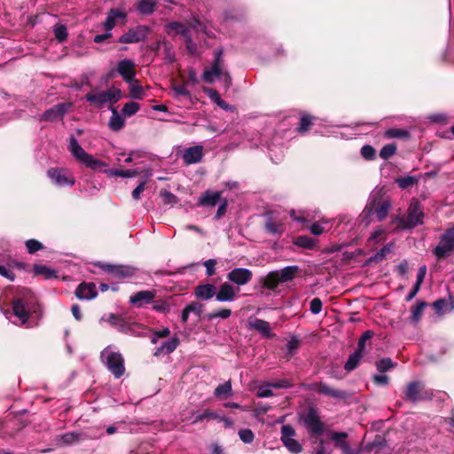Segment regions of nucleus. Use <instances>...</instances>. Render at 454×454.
Instances as JSON below:
<instances>
[{"instance_id":"nucleus-1","label":"nucleus","mask_w":454,"mask_h":454,"mask_svg":"<svg viewBox=\"0 0 454 454\" xmlns=\"http://www.w3.org/2000/svg\"><path fill=\"white\" fill-rule=\"evenodd\" d=\"M391 207L392 203L389 200H382L380 197L372 196L360 215L361 223H364L365 227L369 226L372 222L371 216L373 214L377 220L381 222L387 216Z\"/></svg>"},{"instance_id":"nucleus-59","label":"nucleus","mask_w":454,"mask_h":454,"mask_svg":"<svg viewBox=\"0 0 454 454\" xmlns=\"http://www.w3.org/2000/svg\"><path fill=\"white\" fill-rule=\"evenodd\" d=\"M215 265H216V261L215 259H208L204 262V266L206 268V273L208 277L213 276L215 274Z\"/></svg>"},{"instance_id":"nucleus-40","label":"nucleus","mask_w":454,"mask_h":454,"mask_svg":"<svg viewBox=\"0 0 454 454\" xmlns=\"http://www.w3.org/2000/svg\"><path fill=\"white\" fill-rule=\"evenodd\" d=\"M419 385L418 382H411L407 386L405 396L411 402H416L419 398Z\"/></svg>"},{"instance_id":"nucleus-57","label":"nucleus","mask_w":454,"mask_h":454,"mask_svg":"<svg viewBox=\"0 0 454 454\" xmlns=\"http://www.w3.org/2000/svg\"><path fill=\"white\" fill-rule=\"evenodd\" d=\"M327 223L325 221H319L314 223L310 226V231L314 235H320L325 231V224Z\"/></svg>"},{"instance_id":"nucleus-20","label":"nucleus","mask_w":454,"mask_h":454,"mask_svg":"<svg viewBox=\"0 0 454 454\" xmlns=\"http://www.w3.org/2000/svg\"><path fill=\"white\" fill-rule=\"evenodd\" d=\"M308 388L315 389L319 394L328 395L336 399H343L346 397L345 392L338 389H333L324 382L311 384L308 387Z\"/></svg>"},{"instance_id":"nucleus-12","label":"nucleus","mask_w":454,"mask_h":454,"mask_svg":"<svg viewBox=\"0 0 454 454\" xmlns=\"http://www.w3.org/2000/svg\"><path fill=\"white\" fill-rule=\"evenodd\" d=\"M148 31V27L145 26H138L130 28L127 33L119 37V42L121 43H138L145 39Z\"/></svg>"},{"instance_id":"nucleus-39","label":"nucleus","mask_w":454,"mask_h":454,"mask_svg":"<svg viewBox=\"0 0 454 454\" xmlns=\"http://www.w3.org/2000/svg\"><path fill=\"white\" fill-rule=\"evenodd\" d=\"M156 5V0H140L137 9L141 13L151 14Z\"/></svg>"},{"instance_id":"nucleus-30","label":"nucleus","mask_w":454,"mask_h":454,"mask_svg":"<svg viewBox=\"0 0 454 454\" xmlns=\"http://www.w3.org/2000/svg\"><path fill=\"white\" fill-rule=\"evenodd\" d=\"M214 395L218 399H225L232 395V387L231 380L216 387Z\"/></svg>"},{"instance_id":"nucleus-55","label":"nucleus","mask_w":454,"mask_h":454,"mask_svg":"<svg viewBox=\"0 0 454 454\" xmlns=\"http://www.w3.org/2000/svg\"><path fill=\"white\" fill-rule=\"evenodd\" d=\"M294 244L301 247L311 248L314 245V241L309 237L301 236L295 239Z\"/></svg>"},{"instance_id":"nucleus-24","label":"nucleus","mask_w":454,"mask_h":454,"mask_svg":"<svg viewBox=\"0 0 454 454\" xmlns=\"http://www.w3.org/2000/svg\"><path fill=\"white\" fill-rule=\"evenodd\" d=\"M120 19L125 20L126 13L118 9H111L107 14L106 20L104 22L106 31L111 32L116 24V20Z\"/></svg>"},{"instance_id":"nucleus-49","label":"nucleus","mask_w":454,"mask_h":454,"mask_svg":"<svg viewBox=\"0 0 454 454\" xmlns=\"http://www.w3.org/2000/svg\"><path fill=\"white\" fill-rule=\"evenodd\" d=\"M385 137L387 138L408 137L409 132L401 129H389L385 131Z\"/></svg>"},{"instance_id":"nucleus-14","label":"nucleus","mask_w":454,"mask_h":454,"mask_svg":"<svg viewBox=\"0 0 454 454\" xmlns=\"http://www.w3.org/2000/svg\"><path fill=\"white\" fill-rule=\"evenodd\" d=\"M156 297V291L143 290L129 297V302L137 308H142L153 302Z\"/></svg>"},{"instance_id":"nucleus-37","label":"nucleus","mask_w":454,"mask_h":454,"mask_svg":"<svg viewBox=\"0 0 454 454\" xmlns=\"http://www.w3.org/2000/svg\"><path fill=\"white\" fill-rule=\"evenodd\" d=\"M218 418H219V415L217 413L207 410L202 413H195V412L192 413V415L191 417V420H192V424H195L200 421H203L205 419H216Z\"/></svg>"},{"instance_id":"nucleus-16","label":"nucleus","mask_w":454,"mask_h":454,"mask_svg":"<svg viewBox=\"0 0 454 454\" xmlns=\"http://www.w3.org/2000/svg\"><path fill=\"white\" fill-rule=\"evenodd\" d=\"M182 158L186 165H192L200 162L203 158V146L194 145L186 148L183 152Z\"/></svg>"},{"instance_id":"nucleus-34","label":"nucleus","mask_w":454,"mask_h":454,"mask_svg":"<svg viewBox=\"0 0 454 454\" xmlns=\"http://www.w3.org/2000/svg\"><path fill=\"white\" fill-rule=\"evenodd\" d=\"M363 353L364 350L357 348L353 354H351L345 364V369L348 372L354 370L358 365L363 356Z\"/></svg>"},{"instance_id":"nucleus-62","label":"nucleus","mask_w":454,"mask_h":454,"mask_svg":"<svg viewBox=\"0 0 454 454\" xmlns=\"http://www.w3.org/2000/svg\"><path fill=\"white\" fill-rule=\"evenodd\" d=\"M71 106H72L71 103H62V104L56 105L54 107L57 111V114H59V116L60 118H62L67 113V111L71 108Z\"/></svg>"},{"instance_id":"nucleus-27","label":"nucleus","mask_w":454,"mask_h":454,"mask_svg":"<svg viewBox=\"0 0 454 454\" xmlns=\"http://www.w3.org/2000/svg\"><path fill=\"white\" fill-rule=\"evenodd\" d=\"M215 286L211 284L200 285L195 288V295L202 300H209L215 295Z\"/></svg>"},{"instance_id":"nucleus-60","label":"nucleus","mask_w":454,"mask_h":454,"mask_svg":"<svg viewBox=\"0 0 454 454\" xmlns=\"http://www.w3.org/2000/svg\"><path fill=\"white\" fill-rule=\"evenodd\" d=\"M59 118H60V117L59 116V114H57V111L54 106L48 109L47 111H45L42 117V119L43 121H55Z\"/></svg>"},{"instance_id":"nucleus-61","label":"nucleus","mask_w":454,"mask_h":454,"mask_svg":"<svg viewBox=\"0 0 454 454\" xmlns=\"http://www.w3.org/2000/svg\"><path fill=\"white\" fill-rule=\"evenodd\" d=\"M172 90L176 96H190V92L187 90V86L185 83L180 85H174Z\"/></svg>"},{"instance_id":"nucleus-21","label":"nucleus","mask_w":454,"mask_h":454,"mask_svg":"<svg viewBox=\"0 0 454 454\" xmlns=\"http://www.w3.org/2000/svg\"><path fill=\"white\" fill-rule=\"evenodd\" d=\"M97 294L96 285L93 283H82L75 291V295L80 300H92Z\"/></svg>"},{"instance_id":"nucleus-13","label":"nucleus","mask_w":454,"mask_h":454,"mask_svg":"<svg viewBox=\"0 0 454 454\" xmlns=\"http://www.w3.org/2000/svg\"><path fill=\"white\" fill-rule=\"evenodd\" d=\"M252 278V271L246 268H235L227 274L228 280L238 286L247 285Z\"/></svg>"},{"instance_id":"nucleus-50","label":"nucleus","mask_w":454,"mask_h":454,"mask_svg":"<svg viewBox=\"0 0 454 454\" xmlns=\"http://www.w3.org/2000/svg\"><path fill=\"white\" fill-rule=\"evenodd\" d=\"M395 366L392 360L388 357L382 358L376 364L377 370L380 372H384Z\"/></svg>"},{"instance_id":"nucleus-26","label":"nucleus","mask_w":454,"mask_h":454,"mask_svg":"<svg viewBox=\"0 0 454 454\" xmlns=\"http://www.w3.org/2000/svg\"><path fill=\"white\" fill-rule=\"evenodd\" d=\"M179 339L175 336L170 340L164 341L158 347L154 352V356L167 355L172 353L178 346Z\"/></svg>"},{"instance_id":"nucleus-46","label":"nucleus","mask_w":454,"mask_h":454,"mask_svg":"<svg viewBox=\"0 0 454 454\" xmlns=\"http://www.w3.org/2000/svg\"><path fill=\"white\" fill-rule=\"evenodd\" d=\"M278 278L276 271L270 272L265 278L264 286L270 290L275 289L281 283Z\"/></svg>"},{"instance_id":"nucleus-19","label":"nucleus","mask_w":454,"mask_h":454,"mask_svg":"<svg viewBox=\"0 0 454 454\" xmlns=\"http://www.w3.org/2000/svg\"><path fill=\"white\" fill-rule=\"evenodd\" d=\"M247 324L251 329L255 330L263 337H272L271 327L267 321H264L257 317H250L247 320Z\"/></svg>"},{"instance_id":"nucleus-64","label":"nucleus","mask_w":454,"mask_h":454,"mask_svg":"<svg viewBox=\"0 0 454 454\" xmlns=\"http://www.w3.org/2000/svg\"><path fill=\"white\" fill-rule=\"evenodd\" d=\"M160 195L166 204H175L177 201V198L170 192L161 191Z\"/></svg>"},{"instance_id":"nucleus-22","label":"nucleus","mask_w":454,"mask_h":454,"mask_svg":"<svg viewBox=\"0 0 454 454\" xmlns=\"http://www.w3.org/2000/svg\"><path fill=\"white\" fill-rule=\"evenodd\" d=\"M12 311L21 325L27 323L29 312L23 300L16 299L12 301Z\"/></svg>"},{"instance_id":"nucleus-32","label":"nucleus","mask_w":454,"mask_h":454,"mask_svg":"<svg viewBox=\"0 0 454 454\" xmlns=\"http://www.w3.org/2000/svg\"><path fill=\"white\" fill-rule=\"evenodd\" d=\"M129 85L130 97L134 99L141 100L145 98V92L144 88L140 85L139 82L136 79L128 82Z\"/></svg>"},{"instance_id":"nucleus-48","label":"nucleus","mask_w":454,"mask_h":454,"mask_svg":"<svg viewBox=\"0 0 454 454\" xmlns=\"http://www.w3.org/2000/svg\"><path fill=\"white\" fill-rule=\"evenodd\" d=\"M266 231L271 234L281 233L283 231V225L276 224L271 217H268L265 223Z\"/></svg>"},{"instance_id":"nucleus-41","label":"nucleus","mask_w":454,"mask_h":454,"mask_svg":"<svg viewBox=\"0 0 454 454\" xmlns=\"http://www.w3.org/2000/svg\"><path fill=\"white\" fill-rule=\"evenodd\" d=\"M168 33L175 32L176 34L182 35L186 38L189 35L188 28L182 23L172 22L168 25Z\"/></svg>"},{"instance_id":"nucleus-8","label":"nucleus","mask_w":454,"mask_h":454,"mask_svg":"<svg viewBox=\"0 0 454 454\" xmlns=\"http://www.w3.org/2000/svg\"><path fill=\"white\" fill-rule=\"evenodd\" d=\"M295 431L290 425H284L281 428V441L287 450L294 454L300 453L302 450L301 443L294 437Z\"/></svg>"},{"instance_id":"nucleus-2","label":"nucleus","mask_w":454,"mask_h":454,"mask_svg":"<svg viewBox=\"0 0 454 454\" xmlns=\"http://www.w3.org/2000/svg\"><path fill=\"white\" fill-rule=\"evenodd\" d=\"M424 217L425 214L420 202L416 199H412L410 202L406 217L392 216L391 224L398 223L395 228V230L413 229L418 225L423 224Z\"/></svg>"},{"instance_id":"nucleus-23","label":"nucleus","mask_w":454,"mask_h":454,"mask_svg":"<svg viewBox=\"0 0 454 454\" xmlns=\"http://www.w3.org/2000/svg\"><path fill=\"white\" fill-rule=\"evenodd\" d=\"M433 308L437 315L442 316L454 309V299L451 296L448 300L438 299L433 303Z\"/></svg>"},{"instance_id":"nucleus-51","label":"nucleus","mask_w":454,"mask_h":454,"mask_svg":"<svg viewBox=\"0 0 454 454\" xmlns=\"http://www.w3.org/2000/svg\"><path fill=\"white\" fill-rule=\"evenodd\" d=\"M386 234V229L382 226L377 227L374 231L371 234L368 241L374 242L375 244L379 243L382 237Z\"/></svg>"},{"instance_id":"nucleus-58","label":"nucleus","mask_w":454,"mask_h":454,"mask_svg":"<svg viewBox=\"0 0 454 454\" xmlns=\"http://www.w3.org/2000/svg\"><path fill=\"white\" fill-rule=\"evenodd\" d=\"M323 303L319 298H314L310 301V311L312 314L317 315L322 310Z\"/></svg>"},{"instance_id":"nucleus-53","label":"nucleus","mask_w":454,"mask_h":454,"mask_svg":"<svg viewBox=\"0 0 454 454\" xmlns=\"http://www.w3.org/2000/svg\"><path fill=\"white\" fill-rule=\"evenodd\" d=\"M239 436L244 443H251L254 440V434L250 429H241L239 431Z\"/></svg>"},{"instance_id":"nucleus-11","label":"nucleus","mask_w":454,"mask_h":454,"mask_svg":"<svg viewBox=\"0 0 454 454\" xmlns=\"http://www.w3.org/2000/svg\"><path fill=\"white\" fill-rule=\"evenodd\" d=\"M98 265L103 270L112 274L114 278L123 279L135 274V268L126 265H114L110 263L98 262Z\"/></svg>"},{"instance_id":"nucleus-54","label":"nucleus","mask_w":454,"mask_h":454,"mask_svg":"<svg viewBox=\"0 0 454 454\" xmlns=\"http://www.w3.org/2000/svg\"><path fill=\"white\" fill-rule=\"evenodd\" d=\"M54 35L59 42H63L67 37V30L64 25H57L54 27Z\"/></svg>"},{"instance_id":"nucleus-15","label":"nucleus","mask_w":454,"mask_h":454,"mask_svg":"<svg viewBox=\"0 0 454 454\" xmlns=\"http://www.w3.org/2000/svg\"><path fill=\"white\" fill-rule=\"evenodd\" d=\"M117 71L126 82H130L136 76V65L133 60L125 59L119 61Z\"/></svg>"},{"instance_id":"nucleus-38","label":"nucleus","mask_w":454,"mask_h":454,"mask_svg":"<svg viewBox=\"0 0 454 454\" xmlns=\"http://www.w3.org/2000/svg\"><path fill=\"white\" fill-rule=\"evenodd\" d=\"M108 176H121V177H133L139 172L138 170L127 169V170H117V169H105L104 171Z\"/></svg>"},{"instance_id":"nucleus-9","label":"nucleus","mask_w":454,"mask_h":454,"mask_svg":"<svg viewBox=\"0 0 454 454\" xmlns=\"http://www.w3.org/2000/svg\"><path fill=\"white\" fill-rule=\"evenodd\" d=\"M48 177L59 186H72L75 183L74 176L69 170L64 168H50L47 171Z\"/></svg>"},{"instance_id":"nucleus-28","label":"nucleus","mask_w":454,"mask_h":454,"mask_svg":"<svg viewBox=\"0 0 454 454\" xmlns=\"http://www.w3.org/2000/svg\"><path fill=\"white\" fill-rule=\"evenodd\" d=\"M220 198L221 192L207 191L200 198L199 204L214 207L220 200Z\"/></svg>"},{"instance_id":"nucleus-35","label":"nucleus","mask_w":454,"mask_h":454,"mask_svg":"<svg viewBox=\"0 0 454 454\" xmlns=\"http://www.w3.org/2000/svg\"><path fill=\"white\" fill-rule=\"evenodd\" d=\"M34 272L35 275L43 276L45 279H51L57 278V272L44 265L35 264L34 266Z\"/></svg>"},{"instance_id":"nucleus-31","label":"nucleus","mask_w":454,"mask_h":454,"mask_svg":"<svg viewBox=\"0 0 454 454\" xmlns=\"http://www.w3.org/2000/svg\"><path fill=\"white\" fill-rule=\"evenodd\" d=\"M346 433H332L331 440L334 441L345 454H353L352 450L349 448L347 442L343 440L347 437Z\"/></svg>"},{"instance_id":"nucleus-29","label":"nucleus","mask_w":454,"mask_h":454,"mask_svg":"<svg viewBox=\"0 0 454 454\" xmlns=\"http://www.w3.org/2000/svg\"><path fill=\"white\" fill-rule=\"evenodd\" d=\"M299 268L298 266H287L284 269H282L279 271H276L278 279L281 281V283L287 282L289 280H292L295 274L298 272Z\"/></svg>"},{"instance_id":"nucleus-17","label":"nucleus","mask_w":454,"mask_h":454,"mask_svg":"<svg viewBox=\"0 0 454 454\" xmlns=\"http://www.w3.org/2000/svg\"><path fill=\"white\" fill-rule=\"evenodd\" d=\"M292 384L287 380H277L275 382L269 383L259 387L257 391V396L260 398H266L273 395L272 388H288Z\"/></svg>"},{"instance_id":"nucleus-5","label":"nucleus","mask_w":454,"mask_h":454,"mask_svg":"<svg viewBox=\"0 0 454 454\" xmlns=\"http://www.w3.org/2000/svg\"><path fill=\"white\" fill-rule=\"evenodd\" d=\"M101 360L115 378H120L123 375L125 372L124 360L121 355L112 346L106 347L101 352Z\"/></svg>"},{"instance_id":"nucleus-42","label":"nucleus","mask_w":454,"mask_h":454,"mask_svg":"<svg viewBox=\"0 0 454 454\" xmlns=\"http://www.w3.org/2000/svg\"><path fill=\"white\" fill-rule=\"evenodd\" d=\"M140 109V106L137 102H129L124 105L121 110V114L124 117H130L134 114H136Z\"/></svg>"},{"instance_id":"nucleus-10","label":"nucleus","mask_w":454,"mask_h":454,"mask_svg":"<svg viewBox=\"0 0 454 454\" xmlns=\"http://www.w3.org/2000/svg\"><path fill=\"white\" fill-rule=\"evenodd\" d=\"M303 423L310 434H321L324 425L320 420L317 410L310 408L302 417Z\"/></svg>"},{"instance_id":"nucleus-4","label":"nucleus","mask_w":454,"mask_h":454,"mask_svg":"<svg viewBox=\"0 0 454 454\" xmlns=\"http://www.w3.org/2000/svg\"><path fill=\"white\" fill-rule=\"evenodd\" d=\"M68 149L71 154L87 168L96 170L99 168L107 166V164L104 161L96 159L93 155L86 153L84 149L80 145L77 139L74 137H70L69 139Z\"/></svg>"},{"instance_id":"nucleus-6","label":"nucleus","mask_w":454,"mask_h":454,"mask_svg":"<svg viewBox=\"0 0 454 454\" xmlns=\"http://www.w3.org/2000/svg\"><path fill=\"white\" fill-rule=\"evenodd\" d=\"M121 98V91L117 88H110L106 91H91L86 94L85 98L88 102L95 104L98 107H103L106 104H114Z\"/></svg>"},{"instance_id":"nucleus-56","label":"nucleus","mask_w":454,"mask_h":454,"mask_svg":"<svg viewBox=\"0 0 454 454\" xmlns=\"http://www.w3.org/2000/svg\"><path fill=\"white\" fill-rule=\"evenodd\" d=\"M361 154L366 160H372L375 157V150L372 146L366 145L361 148Z\"/></svg>"},{"instance_id":"nucleus-63","label":"nucleus","mask_w":454,"mask_h":454,"mask_svg":"<svg viewBox=\"0 0 454 454\" xmlns=\"http://www.w3.org/2000/svg\"><path fill=\"white\" fill-rule=\"evenodd\" d=\"M169 333H170L169 329L168 327H165L160 331L155 332L151 338V341L155 344L159 338H165V337L168 336Z\"/></svg>"},{"instance_id":"nucleus-45","label":"nucleus","mask_w":454,"mask_h":454,"mask_svg":"<svg viewBox=\"0 0 454 454\" xmlns=\"http://www.w3.org/2000/svg\"><path fill=\"white\" fill-rule=\"evenodd\" d=\"M394 244L388 243L386 246H384L380 251H378L373 257H372V261L375 262H380L382 261L387 254H390L393 250Z\"/></svg>"},{"instance_id":"nucleus-52","label":"nucleus","mask_w":454,"mask_h":454,"mask_svg":"<svg viewBox=\"0 0 454 454\" xmlns=\"http://www.w3.org/2000/svg\"><path fill=\"white\" fill-rule=\"evenodd\" d=\"M26 247L29 254H34L43 248V246L41 242L36 239H28L26 241Z\"/></svg>"},{"instance_id":"nucleus-43","label":"nucleus","mask_w":454,"mask_h":454,"mask_svg":"<svg viewBox=\"0 0 454 454\" xmlns=\"http://www.w3.org/2000/svg\"><path fill=\"white\" fill-rule=\"evenodd\" d=\"M419 181V178L412 176H406L404 177H400L395 179V183L398 184V186L401 189H407L415 184H417Z\"/></svg>"},{"instance_id":"nucleus-33","label":"nucleus","mask_w":454,"mask_h":454,"mask_svg":"<svg viewBox=\"0 0 454 454\" xmlns=\"http://www.w3.org/2000/svg\"><path fill=\"white\" fill-rule=\"evenodd\" d=\"M205 93L209 97V98L215 103L219 107L223 110H230L231 107L229 104H227L224 100H223L215 90L213 89H205Z\"/></svg>"},{"instance_id":"nucleus-47","label":"nucleus","mask_w":454,"mask_h":454,"mask_svg":"<svg viewBox=\"0 0 454 454\" xmlns=\"http://www.w3.org/2000/svg\"><path fill=\"white\" fill-rule=\"evenodd\" d=\"M395 152H396L395 144H394V143L387 144L381 148V150L380 152V158L387 160V159L390 158L391 156H393L395 153Z\"/></svg>"},{"instance_id":"nucleus-18","label":"nucleus","mask_w":454,"mask_h":454,"mask_svg":"<svg viewBox=\"0 0 454 454\" xmlns=\"http://www.w3.org/2000/svg\"><path fill=\"white\" fill-rule=\"evenodd\" d=\"M239 288H235L230 283H223L221 285L219 291L215 293V298L218 301H232L237 296Z\"/></svg>"},{"instance_id":"nucleus-3","label":"nucleus","mask_w":454,"mask_h":454,"mask_svg":"<svg viewBox=\"0 0 454 454\" xmlns=\"http://www.w3.org/2000/svg\"><path fill=\"white\" fill-rule=\"evenodd\" d=\"M222 55V49L215 51V60L210 67L205 69L202 74V79L207 83L214 82L215 79H222L225 87L228 89L231 85V77L224 68Z\"/></svg>"},{"instance_id":"nucleus-36","label":"nucleus","mask_w":454,"mask_h":454,"mask_svg":"<svg viewBox=\"0 0 454 454\" xmlns=\"http://www.w3.org/2000/svg\"><path fill=\"white\" fill-rule=\"evenodd\" d=\"M427 303L425 301H418L411 308V319L412 322L417 323L420 320L424 309L427 308Z\"/></svg>"},{"instance_id":"nucleus-25","label":"nucleus","mask_w":454,"mask_h":454,"mask_svg":"<svg viewBox=\"0 0 454 454\" xmlns=\"http://www.w3.org/2000/svg\"><path fill=\"white\" fill-rule=\"evenodd\" d=\"M110 110L112 115L108 121V127L113 131H119L125 125V117L114 107H110Z\"/></svg>"},{"instance_id":"nucleus-7","label":"nucleus","mask_w":454,"mask_h":454,"mask_svg":"<svg viewBox=\"0 0 454 454\" xmlns=\"http://www.w3.org/2000/svg\"><path fill=\"white\" fill-rule=\"evenodd\" d=\"M454 251V226L443 233L434 254L438 258H445Z\"/></svg>"},{"instance_id":"nucleus-44","label":"nucleus","mask_w":454,"mask_h":454,"mask_svg":"<svg viewBox=\"0 0 454 454\" xmlns=\"http://www.w3.org/2000/svg\"><path fill=\"white\" fill-rule=\"evenodd\" d=\"M231 315V310L230 309H221L218 310H214L207 315V318L208 320H213L215 318H229Z\"/></svg>"}]
</instances>
